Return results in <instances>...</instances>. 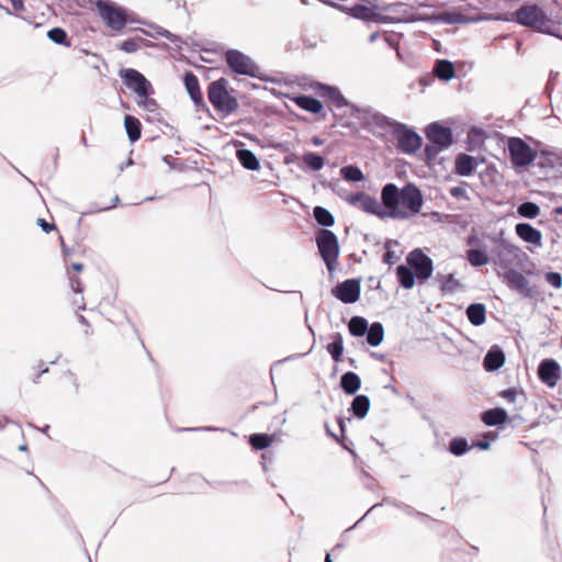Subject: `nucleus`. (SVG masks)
<instances>
[{"label": "nucleus", "instance_id": "f257e3e1", "mask_svg": "<svg viewBox=\"0 0 562 562\" xmlns=\"http://www.w3.org/2000/svg\"><path fill=\"white\" fill-rule=\"evenodd\" d=\"M381 200L384 210L379 201L364 193L356 192L346 198V201L366 213L376 215L380 218L391 217L394 220H407L418 214L423 206V194L414 183H406L398 189L395 183H386L381 191Z\"/></svg>", "mask_w": 562, "mask_h": 562}, {"label": "nucleus", "instance_id": "f03ea898", "mask_svg": "<svg viewBox=\"0 0 562 562\" xmlns=\"http://www.w3.org/2000/svg\"><path fill=\"white\" fill-rule=\"evenodd\" d=\"M513 20L535 32L555 35L559 29L557 22L550 18L542 7L536 3H525L513 13Z\"/></svg>", "mask_w": 562, "mask_h": 562}, {"label": "nucleus", "instance_id": "7ed1b4c3", "mask_svg": "<svg viewBox=\"0 0 562 562\" xmlns=\"http://www.w3.org/2000/svg\"><path fill=\"white\" fill-rule=\"evenodd\" d=\"M428 144L424 148L426 161L429 164L438 157V155L448 149L453 143V132L449 126H443L439 122L430 123L425 130Z\"/></svg>", "mask_w": 562, "mask_h": 562}, {"label": "nucleus", "instance_id": "20e7f679", "mask_svg": "<svg viewBox=\"0 0 562 562\" xmlns=\"http://www.w3.org/2000/svg\"><path fill=\"white\" fill-rule=\"evenodd\" d=\"M227 83L225 78H220L210 82L207 87L209 101L217 112L225 116L236 112L239 108L238 100L228 92Z\"/></svg>", "mask_w": 562, "mask_h": 562}, {"label": "nucleus", "instance_id": "39448f33", "mask_svg": "<svg viewBox=\"0 0 562 562\" xmlns=\"http://www.w3.org/2000/svg\"><path fill=\"white\" fill-rule=\"evenodd\" d=\"M318 252L329 272L335 269L339 257V241L336 234L327 228H321L315 236Z\"/></svg>", "mask_w": 562, "mask_h": 562}, {"label": "nucleus", "instance_id": "423d86ee", "mask_svg": "<svg viewBox=\"0 0 562 562\" xmlns=\"http://www.w3.org/2000/svg\"><path fill=\"white\" fill-rule=\"evenodd\" d=\"M225 61L234 74L262 79L260 67L238 49H228L225 53Z\"/></svg>", "mask_w": 562, "mask_h": 562}, {"label": "nucleus", "instance_id": "0eeeda50", "mask_svg": "<svg viewBox=\"0 0 562 562\" xmlns=\"http://www.w3.org/2000/svg\"><path fill=\"white\" fill-rule=\"evenodd\" d=\"M99 15L104 23L113 31H121L127 24L126 10L110 0L97 2Z\"/></svg>", "mask_w": 562, "mask_h": 562}, {"label": "nucleus", "instance_id": "6e6552de", "mask_svg": "<svg viewBox=\"0 0 562 562\" xmlns=\"http://www.w3.org/2000/svg\"><path fill=\"white\" fill-rule=\"evenodd\" d=\"M392 135L397 142V149L404 154H414L422 147L419 134L404 123H395Z\"/></svg>", "mask_w": 562, "mask_h": 562}, {"label": "nucleus", "instance_id": "1a4fd4ad", "mask_svg": "<svg viewBox=\"0 0 562 562\" xmlns=\"http://www.w3.org/2000/svg\"><path fill=\"white\" fill-rule=\"evenodd\" d=\"M120 77L125 86L133 90L138 98L150 97L155 93L150 81L138 70L133 68H124L120 70Z\"/></svg>", "mask_w": 562, "mask_h": 562}, {"label": "nucleus", "instance_id": "9d476101", "mask_svg": "<svg viewBox=\"0 0 562 562\" xmlns=\"http://www.w3.org/2000/svg\"><path fill=\"white\" fill-rule=\"evenodd\" d=\"M508 153L510 161L515 167L529 166L537 156V153L519 137H510L508 139Z\"/></svg>", "mask_w": 562, "mask_h": 562}, {"label": "nucleus", "instance_id": "9b49d317", "mask_svg": "<svg viewBox=\"0 0 562 562\" xmlns=\"http://www.w3.org/2000/svg\"><path fill=\"white\" fill-rule=\"evenodd\" d=\"M406 261L422 283L431 277L434 271L432 260L422 249L416 248L412 250L407 255Z\"/></svg>", "mask_w": 562, "mask_h": 562}, {"label": "nucleus", "instance_id": "f8f14e48", "mask_svg": "<svg viewBox=\"0 0 562 562\" xmlns=\"http://www.w3.org/2000/svg\"><path fill=\"white\" fill-rule=\"evenodd\" d=\"M360 293L361 285L358 279H347L331 290V294L345 304L356 303L360 299Z\"/></svg>", "mask_w": 562, "mask_h": 562}, {"label": "nucleus", "instance_id": "ddd939ff", "mask_svg": "<svg viewBox=\"0 0 562 562\" xmlns=\"http://www.w3.org/2000/svg\"><path fill=\"white\" fill-rule=\"evenodd\" d=\"M499 276L509 290L515 291L525 297H530L532 295V290L529 286L528 279L518 270L509 268Z\"/></svg>", "mask_w": 562, "mask_h": 562}, {"label": "nucleus", "instance_id": "4468645a", "mask_svg": "<svg viewBox=\"0 0 562 562\" xmlns=\"http://www.w3.org/2000/svg\"><path fill=\"white\" fill-rule=\"evenodd\" d=\"M315 91L325 98L328 102L333 103L336 108H350L352 112H360V108L349 102L339 91L338 88L326 83L317 82L314 87Z\"/></svg>", "mask_w": 562, "mask_h": 562}, {"label": "nucleus", "instance_id": "2eb2a0df", "mask_svg": "<svg viewBox=\"0 0 562 562\" xmlns=\"http://www.w3.org/2000/svg\"><path fill=\"white\" fill-rule=\"evenodd\" d=\"M538 378L548 387H554L561 379V367L554 359H543L538 366Z\"/></svg>", "mask_w": 562, "mask_h": 562}, {"label": "nucleus", "instance_id": "dca6fc26", "mask_svg": "<svg viewBox=\"0 0 562 562\" xmlns=\"http://www.w3.org/2000/svg\"><path fill=\"white\" fill-rule=\"evenodd\" d=\"M321 1L324 3L330 4L331 7L347 11V13L355 19L362 20L366 22L380 21V14L375 13L371 8H369L364 4L357 3L350 8H346L345 5L337 4L330 0H321Z\"/></svg>", "mask_w": 562, "mask_h": 562}, {"label": "nucleus", "instance_id": "f3484780", "mask_svg": "<svg viewBox=\"0 0 562 562\" xmlns=\"http://www.w3.org/2000/svg\"><path fill=\"white\" fill-rule=\"evenodd\" d=\"M183 83L191 101L194 103L196 109L209 111V108L203 100L198 77L192 71H187L183 76Z\"/></svg>", "mask_w": 562, "mask_h": 562}, {"label": "nucleus", "instance_id": "a211bd4d", "mask_svg": "<svg viewBox=\"0 0 562 562\" xmlns=\"http://www.w3.org/2000/svg\"><path fill=\"white\" fill-rule=\"evenodd\" d=\"M505 363V353L498 346H493L486 352L483 359V367L487 372H493L502 368Z\"/></svg>", "mask_w": 562, "mask_h": 562}, {"label": "nucleus", "instance_id": "6ab92c4d", "mask_svg": "<svg viewBox=\"0 0 562 562\" xmlns=\"http://www.w3.org/2000/svg\"><path fill=\"white\" fill-rule=\"evenodd\" d=\"M358 113L363 114V119L368 124H373L381 128H395V123H398L397 121H394L382 113L373 111L371 108L360 109V112Z\"/></svg>", "mask_w": 562, "mask_h": 562}, {"label": "nucleus", "instance_id": "aec40b11", "mask_svg": "<svg viewBox=\"0 0 562 562\" xmlns=\"http://www.w3.org/2000/svg\"><path fill=\"white\" fill-rule=\"evenodd\" d=\"M516 234L524 241L541 245L542 234L529 223H518L515 227Z\"/></svg>", "mask_w": 562, "mask_h": 562}, {"label": "nucleus", "instance_id": "412c9836", "mask_svg": "<svg viewBox=\"0 0 562 562\" xmlns=\"http://www.w3.org/2000/svg\"><path fill=\"white\" fill-rule=\"evenodd\" d=\"M508 419L507 412L502 407L487 409L481 415V420L488 427L504 425Z\"/></svg>", "mask_w": 562, "mask_h": 562}, {"label": "nucleus", "instance_id": "4be33fe9", "mask_svg": "<svg viewBox=\"0 0 562 562\" xmlns=\"http://www.w3.org/2000/svg\"><path fill=\"white\" fill-rule=\"evenodd\" d=\"M137 105L148 113L147 120L151 123L161 121L160 106L158 102L150 97H140Z\"/></svg>", "mask_w": 562, "mask_h": 562}, {"label": "nucleus", "instance_id": "5701e85b", "mask_svg": "<svg viewBox=\"0 0 562 562\" xmlns=\"http://www.w3.org/2000/svg\"><path fill=\"white\" fill-rule=\"evenodd\" d=\"M236 147V158L245 169L256 171L260 168L259 159L251 150L239 148L237 144Z\"/></svg>", "mask_w": 562, "mask_h": 562}, {"label": "nucleus", "instance_id": "b1692460", "mask_svg": "<svg viewBox=\"0 0 562 562\" xmlns=\"http://www.w3.org/2000/svg\"><path fill=\"white\" fill-rule=\"evenodd\" d=\"M293 101L299 108L313 114L321 113L324 108L318 99L307 94H300Z\"/></svg>", "mask_w": 562, "mask_h": 562}, {"label": "nucleus", "instance_id": "393cba45", "mask_svg": "<svg viewBox=\"0 0 562 562\" xmlns=\"http://www.w3.org/2000/svg\"><path fill=\"white\" fill-rule=\"evenodd\" d=\"M340 387L346 394L355 395L361 387V379L356 372L348 371L340 378Z\"/></svg>", "mask_w": 562, "mask_h": 562}, {"label": "nucleus", "instance_id": "a878e982", "mask_svg": "<svg viewBox=\"0 0 562 562\" xmlns=\"http://www.w3.org/2000/svg\"><path fill=\"white\" fill-rule=\"evenodd\" d=\"M432 72L438 79L449 81L456 76V68L448 59H437Z\"/></svg>", "mask_w": 562, "mask_h": 562}, {"label": "nucleus", "instance_id": "bb28decb", "mask_svg": "<svg viewBox=\"0 0 562 562\" xmlns=\"http://www.w3.org/2000/svg\"><path fill=\"white\" fill-rule=\"evenodd\" d=\"M476 167L475 159L468 154H459L456 158V173L462 177H469Z\"/></svg>", "mask_w": 562, "mask_h": 562}, {"label": "nucleus", "instance_id": "cd10ccee", "mask_svg": "<svg viewBox=\"0 0 562 562\" xmlns=\"http://www.w3.org/2000/svg\"><path fill=\"white\" fill-rule=\"evenodd\" d=\"M370 409V398L367 395H356L350 404L349 412L358 419H363Z\"/></svg>", "mask_w": 562, "mask_h": 562}, {"label": "nucleus", "instance_id": "c85d7f7f", "mask_svg": "<svg viewBox=\"0 0 562 562\" xmlns=\"http://www.w3.org/2000/svg\"><path fill=\"white\" fill-rule=\"evenodd\" d=\"M467 317L473 326H481L486 321V308L482 303H472L467 307Z\"/></svg>", "mask_w": 562, "mask_h": 562}, {"label": "nucleus", "instance_id": "c756f323", "mask_svg": "<svg viewBox=\"0 0 562 562\" xmlns=\"http://www.w3.org/2000/svg\"><path fill=\"white\" fill-rule=\"evenodd\" d=\"M396 278L402 288L411 290L415 285L416 276L409 266L400 265L396 268Z\"/></svg>", "mask_w": 562, "mask_h": 562}, {"label": "nucleus", "instance_id": "7c9ffc66", "mask_svg": "<svg viewBox=\"0 0 562 562\" xmlns=\"http://www.w3.org/2000/svg\"><path fill=\"white\" fill-rule=\"evenodd\" d=\"M366 341L371 347H378L384 339V327L380 322H373L366 333Z\"/></svg>", "mask_w": 562, "mask_h": 562}, {"label": "nucleus", "instance_id": "2f4dec72", "mask_svg": "<svg viewBox=\"0 0 562 562\" xmlns=\"http://www.w3.org/2000/svg\"><path fill=\"white\" fill-rule=\"evenodd\" d=\"M124 126L131 143H135L142 136V124L139 120L133 115H126Z\"/></svg>", "mask_w": 562, "mask_h": 562}, {"label": "nucleus", "instance_id": "473e14b6", "mask_svg": "<svg viewBox=\"0 0 562 562\" xmlns=\"http://www.w3.org/2000/svg\"><path fill=\"white\" fill-rule=\"evenodd\" d=\"M328 353L335 362H340L344 353V338L340 333L333 335V341L326 347Z\"/></svg>", "mask_w": 562, "mask_h": 562}, {"label": "nucleus", "instance_id": "72a5a7b5", "mask_svg": "<svg viewBox=\"0 0 562 562\" xmlns=\"http://www.w3.org/2000/svg\"><path fill=\"white\" fill-rule=\"evenodd\" d=\"M369 323L362 316H352L348 323V329L351 336L362 337L368 331Z\"/></svg>", "mask_w": 562, "mask_h": 562}, {"label": "nucleus", "instance_id": "f704fd0d", "mask_svg": "<svg viewBox=\"0 0 562 562\" xmlns=\"http://www.w3.org/2000/svg\"><path fill=\"white\" fill-rule=\"evenodd\" d=\"M313 216L316 223L323 227H330L335 224L334 215L324 206H315Z\"/></svg>", "mask_w": 562, "mask_h": 562}, {"label": "nucleus", "instance_id": "c9c22d12", "mask_svg": "<svg viewBox=\"0 0 562 562\" xmlns=\"http://www.w3.org/2000/svg\"><path fill=\"white\" fill-rule=\"evenodd\" d=\"M467 258L473 267H482L488 263L490 258L485 250L472 248L467 251Z\"/></svg>", "mask_w": 562, "mask_h": 562}, {"label": "nucleus", "instance_id": "e433bc0d", "mask_svg": "<svg viewBox=\"0 0 562 562\" xmlns=\"http://www.w3.org/2000/svg\"><path fill=\"white\" fill-rule=\"evenodd\" d=\"M448 450L451 454L461 457L471 450V446L465 438L457 437L450 440Z\"/></svg>", "mask_w": 562, "mask_h": 562}, {"label": "nucleus", "instance_id": "4c0bfd02", "mask_svg": "<svg viewBox=\"0 0 562 562\" xmlns=\"http://www.w3.org/2000/svg\"><path fill=\"white\" fill-rule=\"evenodd\" d=\"M340 175L346 181L360 182L364 179L362 170L358 166L348 165L340 169Z\"/></svg>", "mask_w": 562, "mask_h": 562}, {"label": "nucleus", "instance_id": "58836bf2", "mask_svg": "<svg viewBox=\"0 0 562 562\" xmlns=\"http://www.w3.org/2000/svg\"><path fill=\"white\" fill-rule=\"evenodd\" d=\"M517 213L525 218H536L540 214V207L537 203L526 201L518 205Z\"/></svg>", "mask_w": 562, "mask_h": 562}, {"label": "nucleus", "instance_id": "ea45409f", "mask_svg": "<svg viewBox=\"0 0 562 562\" xmlns=\"http://www.w3.org/2000/svg\"><path fill=\"white\" fill-rule=\"evenodd\" d=\"M272 443V436L267 434H252L249 436V445L255 450H265Z\"/></svg>", "mask_w": 562, "mask_h": 562}, {"label": "nucleus", "instance_id": "a19ab883", "mask_svg": "<svg viewBox=\"0 0 562 562\" xmlns=\"http://www.w3.org/2000/svg\"><path fill=\"white\" fill-rule=\"evenodd\" d=\"M303 161L313 171L321 170L325 165V158L313 151L305 153L303 155Z\"/></svg>", "mask_w": 562, "mask_h": 562}, {"label": "nucleus", "instance_id": "79ce46f5", "mask_svg": "<svg viewBox=\"0 0 562 562\" xmlns=\"http://www.w3.org/2000/svg\"><path fill=\"white\" fill-rule=\"evenodd\" d=\"M47 37L55 44L70 46L67 32L61 27H53L47 32Z\"/></svg>", "mask_w": 562, "mask_h": 562}, {"label": "nucleus", "instance_id": "37998d69", "mask_svg": "<svg viewBox=\"0 0 562 562\" xmlns=\"http://www.w3.org/2000/svg\"><path fill=\"white\" fill-rule=\"evenodd\" d=\"M385 504H389V505H392L398 509H401L402 512H404L406 515L408 516H415V517H419L422 519H425L427 518V515L422 513V512H418L416 510L414 507H412L411 505H407L405 503H402V502H397L395 499L391 501L389 498H385L383 501Z\"/></svg>", "mask_w": 562, "mask_h": 562}, {"label": "nucleus", "instance_id": "c03bdc74", "mask_svg": "<svg viewBox=\"0 0 562 562\" xmlns=\"http://www.w3.org/2000/svg\"><path fill=\"white\" fill-rule=\"evenodd\" d=\"M144 42L143 38H127L123 41L120 45V49L125 53L132 54L139 49V43Z\"/></svg>", "mask_w": 562, "mask_h": 562}, {"label": "nucleus", "instance_id": "a18cd8bd", "mask_svg": "<svg viewBox=\"0 0 562 562\" xmlns=\"http://www.w3.org/2000/svg\"><path fill=\"white\" fill-rule=\"evenodd\" d=\"M392 244L393 240L386 239L384 244L385 252L383 255V262L390 267L393 266L398 259V256L395 254V251L391 249Z\"/></svg>", "mask_w": 562, "mask_h": 562}, {"label": "nucleus", "instance_id": "49530a36", "mask_svg": "<svg viewBox=\"0 0 562 562\" xmlns=\"http://www.w3.org/2000/svg\"><path fill=\"white\" fill-rule=\"evenodd\" d=\"M498 244L507 254L514 256L515 258H517L520 255H524V252H521L519 247L515 246L507 239L501 238L498 240Z\"/></svg>", "mask_w": 562, "mask_h": 562}, {"label": "nucleus", "instance_id": "de8ad7c7", "mask_svg": "<svg viewBox=\"0 0 562 562\" xmlns=\"http://www.w3.org/2000/svg\"><path fill=\"white\" fill-rule=\"evenodd\" d=\"M546 281L554 289L562 288V274L560 272L550 271L544 274Z\"/></svg>", "mask_w": 562, "mask_h": 562}, {"label": "nucleus", "instance_id": "09e8293b", "mask_svg": "<svg viewBox=\"0 0 562 562\" xmlns=\"http://www.w3.org/2000/svg\"><path fill=\"white\" fill-rule=\"evenodd\" d=\"M459 285V281L454 279L453 274H449L445 278L441 290L443 292H452Z\"/></svg>", "mask_w": 562, "mask_h": 562}, {"label": "nucleus", "instance_id": "8fccbe9b", "mask_svg": "<svg viewBox=\"0 0 562 562\" xmlns=\"http://www.w3.org/2000/svg\"><path fill=\"white\" fill-rule=\"evenodd\" d=\"M499 395L508 403H514L518 396V392L516 389L509 387L502 391Z\"/></svg>", "mask_w": 562, "mask_h": 562}, {"label": "nucleus", "instance_id": "3c124183", "mask_svg": "<svg viewBox=\"0 0 562 562\" xmlns=\"http://www.w3.org/2000/svg\"><path fill=\"white\" fill-rule=\"evenodd\" d=\"M69 284L74 292L76 293H82L83 288L81 284V281L78 277H69Z\"/></svg>", "mask_w": 562, "mask_h": 562}, {"label": "nucleus", "instance_id": "603ef678", "mask_svg": "<svg viewBox=\"0 0 562 562\" xmlns=\"http://www.w3.org/2000/svg\"><path fill=\"white\" fill-rule=\"evenodd\" d=\"M450 194H451V196L457 198V199H464V198H467V190H465V188H463L461 186L452 187L450 189Z\"/></svg>", "mask_w": 562, "mask_h": 562}, {"label": "nucleus", "instance_id": "864d4df0", "mask_svg": "<svg viewBox=\"0 0 562 562\" xmlns=\"http://www.w3.org/2000/svg\"><path fill=\"white\" fill-rule=\"evenodd\" d=\"M37 224L45 233H49L56 228L54 223H48L44 218H38Z\"/></svg>", "mask_w": 562, "mask_h": 562}, {"label": "nucleus", "instance_id": "5fc2aeb1", "mask_svg": "<svg viewBox=\"0 0 562 562\" xmlns=\"http://www.w3.org/2000/svg\"><path fill=\"white\" fill-rule=\"evenodd\" d=\"M159 34H160L161 36H164L165 38L169 40V41H170L171 43H173V44H177L178 42H180V37H179V36H177V35H175V34H172V33H171V32H169L168 30H161V31L159 32Z\"/></svg>", "mask_w": 562, "mask_h": 562}, {"label": "nucleus", "instance_id": "6e6d98bb", "mask_svg": "<svg viewBox=\"0 0 562 562\" xmlns=\"http://www.w3.org/2000/svg\"><path fill=\"white\" fill-rule=\"evenodd\" d=\"M15 12H20L24 9L23 0H9Z\"/></svg>", "mask_w": 562, "mask_h": 562}, {"label": "nucleus", "instance_id": "4d7b16f0", "mask_svg": "<svg viewBox=\"0 0 562 562\" xmlns=\"http://www.w3.org/2000/svg\"><path fill=\"white\" fill-rule=\"evenodd\" d=\"M40 368H41V372L33 378V382L34 383H38L41 374H44V373L48 372V367H44L43 362L40 364Z\"/></svg>", "mask_w": 562, "mask_h": 562}, {"label": "nucleus", "instance_id": "13d9d810", "mask_svg": "<svg viewBox=\"0 0 562 562\" xmlns=\"http://www.w3.org/2000/svg\"><path fill=\"white\" fill-rule=\"evenodd\" d=\"M558 75H559L558 72H553V71L550 72V78H549V81H548L547 87H546L547 90H549L551 88V86L553 83V80H555Z\"/></svg>", "mask_w": 562, "mask_h": 562}, {"label": "nucleus", "instance_id": "bf43d9fd", "mask_svg": "<svg viewBox=\"0 0 562 562\" xmlns=\"http://www.w3.org/2000/svg\"><path fill=\"white\" fill-rule=\"evenodd\" d=\"M476 447L480 448L481 450H487L490 448V442L480 440L476 442Z\"/></svg>", "mask_w": 562, "mask_h": 562}, {"label": "nucleus", "instance_id": "052dcab7", "mask_svg": "<svg viewBox=\"0 0 562 562\" xmlns=\"http://www.w3.org/2000/svg\"><path fill=\"white\" fill-rule=\"evenodd\" d=\"M337 423L339 425V428H340V431L341 434L344 435L345 434V430H346V424H345V420L342 417H338L337 418Z\"/></svg>", "mask_w": 562, "mask_h": 562}, {"label": "nucleus", "instance_id": "680f3d73", "mask_svg": "<svg viewBox=\"0 0 562 562\" xmlns=\"http://www.w3.org/2000/svg\"><path fill=\"white\" fill-rule=\"evenodd\" d=\"M71 268H72L76 272H80V271H82V269H83V265H82V263H80V262H74V263L71 265Z\"/></svg>", "mask_w": 562, "mask_h": 562}, {"label": "nucleus", "instance_id": "e2e57ef3", "mask_svg": "<svg viewBox=\"0 0 562 562\" xmlns=\"http://www.w3.org/2000/svg\"><path fill=\"white\" fill-rule=\"evenodd\" d=\"M323 143H324L323 139L319 138L318 136H314L312 138V144L315 145V146H321V145H323Z\"/></svg>", "mask_w": 562, "mask_h": 562}, {"label": "nucleus", "instance_id": "0e129e2a", "mask_svg": "<svg viewBox=\"0 0 562 562\" xmlns=\"http://www.w3.org/2000/svg\"><path fill=\"white\" fill-rule=\"evenodd\" d=\"M119 202H120V198L116 195V196H114V199H113V204H112L111 206H105V207H102L101 210H102V211H104V210H109V209H111V207L115 206Z\"/></svg>", "mask_w": 562, "mask_h": 562}, {"label": "nucleus", "instance_id": "69168bd1", "mask_svg": "<svg viewBox=\"0 0 562 562\" xmlns=\"http://www.w3.org/2000/svg\"><path fill=\"white\" fill-rule=\"evenodd\" d=\"M78 318H79V322H80L82 325H85V326H87V327H89V326H90V325H89V323H88V321H87V318H86L83 315H79V317H78Z\"/></svg>", "mask_w": 562, "mask_h": 562}, {"label": "nucleus", "instance_id": "338daca9", "mask_svg": "<svg viewBox=\"0 0 562 562\" xmlns=\"http://www.w3.org/2000/svg\"><path fill=\"white\" fill-rule=\"evenodd\" d=\"M554 213L559 214V215H562V206L555 207L554 209Z\"/></svg>", "mask_w": 562, "mask_h": 562}, {"label": "nucleus", "instance_id": "774afa93", "mask_svg": "<svg viewBox=\"0 0 562 562\" xmlns=\"http://www.w3.org/2000/svg\"><path fill=\"white\" fill-rule=\"evenodd\" d=\"M324 562H333L331 558H330V553H328V552L326 553Z\"/></svg>", "mask_w": 562, "mask_h": 562}]
</instances>
